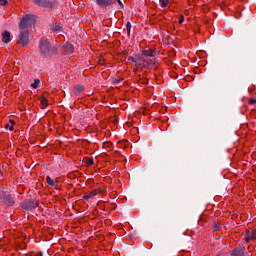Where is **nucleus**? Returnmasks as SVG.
Wrapping results in <instances>:
<instances>
[{
  "mask_svg": "<svg viewBox=\"0 0 256 256\" xmlns=\"http://www.w3.org/2000/svg\"><path fill=\"white\" fill-rule=\"evenodd\" d=\"M5 129H10L11 131H13L14 128H13V126H10L9 124H6Z\"/></svg>",
  "mask_w": 256,
  "mask_h": 256,
  "instance_id": "30",
  "label": "nucleus"
},
{
  "mask_svg": "<svg viewBox=\"0 0 256 256\" xmlns=\"http://www.w3.org/2000/svg\"><path fill=\"white\" fill-rule=\"evenodd\" d=\"M40 53L46 57H51V55H57V48L52 47L51 43L45 39H41L39 44Z\"/></svg>",
  "mask_w": 256,
  "mask_h": 256,
  "instance_id": "1",
  "label": "nucleus"
},
{
  "mask_svg": "<svg viewBox=\"0 0 256 256\" xmlns=\"http://www.w3.org/2000/svg\"><path fill=\"white\" fill-rule=\"evenodd\" d=\"M121 81H123V78L114 79V83H121Z\"/></svg>",
  "mask_w": 256,
  "mask_h": 256,
  "instance_id": "31",
  "label": "nucleus"
},
{
  "mask_svg": "<svg viewBox=\"0 0 256 256\" xmlns=\"http://www.w3.org/2000/svg\"><path fill=\"white\" fill-rule=\"evenodd\" d=\"M256 241V228H248L245 232V242Z\"/></svg>",
  "mask_w": 256,
  "mask_h": 256,
  "instance_id": "7",
  "label": "nucleus"
},
{
  "mask_svg": "<svg viewBox=\"0 0 256 256\" xmlns=\"http://www.w3.org/2000/svg\"><path fill=\"white\" fill-rule=\"evenodd\" d=\"M0 203H4L7 207H13L15 205V196L0 191Z\"/></svg>",
  "mask_w": 256,
  "mask_h": 256,
  "instance_id": "2",
  "label": "nucleus"
},
{
  "mask_svg": "<svg viewBox=\"0 0 256 256\" xmlns=\"http://www.w3.org/2000/svg\"><path fill=\"white\" fill-rule=\"evenodd\" d=\"M37 207H39V202L33 199L24 200L20 204V208L24 209V211H31L33 209H37Z\"/></svg>",
  "mask_w": 256,
  "mask_h": 256,
  "instance_id": "3",
  "label": "nucleus"
},
{
  "mask_svg": "<svg viewBox=\"0 0 256 256\" xmlns=\"http://www.w3.org/2000/svg\"><path fill=\"white\" fill-rule=\"evenodd\" d=\"M137 55L128 57V61H131L132 63H136Z\"/></svg>",
  "mask_w": 256,
  "mask_h": 256,
  "instance_id": "24",
  "label": "nucleus"
},
{
  "mask_svg": "<svg viewBox=\"0 0 256 256\" xmlns=\"http://www.w3.org/2000/svg\"><path fill=\"white\" fill-rule=\"evenodd\" d=\"M169 5V0H160V6L165 8Z\"/></svg>",
  "mask_w": 256,
  "mask_h": 256,
  "instance_id": "22",
  "label": "nucleus"
},
{
  "mask_svg": "<svg viewBox=\"0 0 256 256\" xmlns=\"http://www.w3.org/2000/svg\"><path fill=\"white\" fill-rule=\"evenodd\" d=\"M213 229H214V231H221V223L214 222L213 223Z\"/></svg>",
  "mask_w": 256,
  "mask_h": 256,
  "instance_id": "18",
  "label": "nucleus"
},
{
  "mask_svg": "<svg viewBox=\"0 0 256 256\" xmlns=\"http://www.w3.org/2000/svg\"><path fill=\"white\" fill-rule=\"evenodd\" d=\"M126 30H127V35H131V22L126 23Z\"/></svg>",
  "mask_w": 256,
  "mask_h": 256,
  "instance_id": "21",
  "label": "nucleus"
},
{
  "mask_svg": "<svg viewBox=\"0 0 256 256\" xmlns=\"http://www.w3.org/2000/svg\"><path fill=\"white\" fill-rule=\"evenodd\" d=\"M142 55L144 57H155V55H157V50L156 49L143 50Z\"/></svg>",
  "mask_w": 256,
  "mask_h": 256,
  "instance_id": "10",
  "label": "nucleus"
},
{
  "mask_svg": "<svg viewBox=\"0 0 256 256\" xmlns=\"http://www.w3.org/2000/svg\"><path fill=\"white\" fill-rule=\"evenodd\" d=\"M46 183H48V185H50V187H54L55 189H59V185H57V182H55V181H53V179H51V176L46 177Z\"/></svg>",
  "mask_w": 256,
  "mask_h": 256,
  "instance_id": "13",
  "label": "nucleus"
},
{
  "mask_svg": "<svg viewBox=\"0 0 256 256\" xmlns=\"http://www.w3.org/2000/svg\"><path fill=\"white\" fill-rule=\"evenodd\" d=\"M0 5H2V7H5L6 5H9V1H7V0H0Z\"/></svg>",
  "mask_w": 256,
  "mask_h": 256,
  "instance_id": "25",
  "label": "nucleus"
},
{
  "mask_svg": "<svg viewBox=\"0 0 256 256\" xmlns=\"http://www.w3.org/2000/svg\"><path fill=\"white\" fill-rule=\"evenodd\" d=\"M97 193H98V191H97V189H95V190L91 191L90 193L84 195L82 197V199H84L85 201H88V199H93V197H95V195H97Z\"/></svg>",
  "mask_w": 256,
  "mask_h": 256,
  "instance_id": "14",
  "label": "nucleus"
},
{
  "mask_svg": "<svg viewBox=\"0 0 256 256\" xmlns=\"http://www.w3.org/2000/svg\"><path fill=\"white\" fill-rule=\"evenodd\" d=\"M2 42L3 43H11V32L4 31L2 33Z\"/></svg>",
  "mask_w": 256,
  "mask_h": 256,
  "instance_id": "11",
  "label": "nucleus"
},
{
  "mask_svg": "<svg viewBox=\"0 0 256 256\" xmlns=\"http://www.w3.org/2000/svg\"><path fill=\"white\" fill-rule=\"evenodd\" d=\"M104 145L105 147H108V149H111V147H113V143L111 142H105Z\"/></svg>",
  "mask_w": 256,
  "mask_h": 256,
  "instance_id": "28",
  "label": "nucleus"
},
{
  "mask_svg": "<svg viewBox=\"0 0 256 256\" xmlns=\"http://www.w3.org/2000/svg\"><path fill=\"white\" fill-rule=\"evenodd\" d=\"M249 105H256V99L255 98H250Z\"/></svg>",
  "mask_w": 256,
  "mask_h": 256,
  "instance_id": "27",
  "label": "nucleus"
},
{
  "mask_svg": "<svg viewBox=\"0 0 256 256\" xmlns=\"http://www.w3.org/2000/svg\"><path fill=\"white\" fill-rule=\"evenodd\" d=\"M83 162L85 163V165H88V167L93 165V163H94L93 158H89V157H84Z\"/></svg>",
  "mask_w": 256,
  "mask_h": 256,
  "instance_id": "16",
  "label": "nucleus"
},
{
  "mask_svg": "<svg viewBox=\"0 0 256 256\" xmlns=\"http://www.w3.org/2000/svg\"><path fill=\"white\" fill-rule=\"evenodd\" d=\"M131 239L135 240V237L131 236Z\"/></svg>",
  "mask_w": 256,
  "mask_h": 256,
  "instance_id": "35",
  "label": "nucleus"
},
{
  "mask_svg": "<svg viewBox=\"0 0 256 256\" xmlns=\"http://www.w3.org/2000/svg\"><path fill=\"white\" fill-rule=\"evenodd\" d=\"M33 19H35V15L26 14L19 23L20 31H27V25H29V21H33Z\"/></svg>",
  "mask_w": 256,
  "mask_h": 256,
  "instance_id": "5",
  "label": "nucleus"
},
{
  "mask_svg": "<svg viewBox=\"0 0 256 256\" xmlns=\"http://www.w3.org/2000/svg\"><path fill=\"white\" fill-rule=\"evenodd\" d=\"M183 21H185V17L180 16L179 20H178V23L181 25V23H183Z\"/></svg>",
  "mask_w": 256,
  "mask_h": 256,
  "instance_id": "29",
  "label": "nucleus"
},
{
  "mask_svg": "<svg viewBox=\"0 0 256 256\" xmlns=\"http://www.w3.org/2000/svg\"><path fill=\"white\" fill-rule=\"evenodd\" d=\"M30 256H43V253H41V252H31Z\"/></svg>",
  "mask_w": 256,
  "mask_h": 256,
  "instance_id": "26",
  "label": "nucleus"
},
{
  "mask_svg": "<svg viewBox=\"0 0 256 256\" xmlns=\"http://www.w3.org/2000/svg\"><path fill=\"white\" fill-rule=\"evenodd\" d=\"M99 64L103 65V60L99 59Z\"/></svg>",
  "mask_w": 256,
  "mask_h": 256,
  "instance_id": "34",
  "label": "nucleus"
},
{
  "mask_svg": "<svg viewBox=\"0 0 256 256\" xmlns=\"http://www.w3.org/2000/svg\"><path fill=\"white\" fill-rule=\"evenodd\" d=\"M230 256H247L244 246L238 245L230 251Z\"/></svg>",
  "mask_w": 256,
  "mask_h": 256,
  "instance_id": "8",
  "label": "nucleus"
},
{
  "mask_svg": "<svg viewBox=\"0 0 256 256\" xmlns=\"http://www.w3.org/2000/svg\"><path fill=\"white\" fill-rule=\"evenodd\" d=\"M9 122L11 123L12 126L15 125V120H10Z\"/></svg>",
  "mask_w": 256,
  "mask_h": 256,
  "instance_id": "33",
  "label": "nucleus"
},
{
  "mask_svg": "<svg viewBox=\"0 0 256 256\" xmlns=\"http://www.w3.org/2000/svg\"><path fill=\"white\" fill-rule=\"evenodd\" d=\"M63 49L65 53H73L75 51V49L73 48V44L69 42L64 44Z\"/></svg>",
  "mask_w": 256,
  "mask_h": 256,
  "instance_id": "12",
  "label": "nucleus"
},
{
  "mask_svg": "<svg viewBox=\"0 0 256 256\" xmlns=\"http://www.w3.org/2000/svg\"><path fill=\"white\" fill-rule=\"evenodd\" d=\"M17 43L22 45V47L29 45V30H20Z\"/></svg>",
  "mask_w": 256,
  "mask_h": 256,
  "instance_id": "4",
  "label": "nucleus"
},
{
  "mask_svg": "<svg viewBox=\"0 0 256 256\" xmlns=\"http://www.w3.org/2000/svg\"><path fill=\"white\" fill-rule=\"evenodd\" d=\"M40 101H41L42 107H47V105H48V103H47V98L42 97V98L40 99Z\"/></svg>",
  "mask_w": 256,
  "mask_h": 256,
  "instance_id": "23",
  "label": "nucleus"
},
{
  "mask_svg": "<svg viewBox=\"0 0 256 256\" xmlns=\"http://www.w3.org/2000/svg\"><path fill=\"white\" fill-rule=\"evenodd\" d=\"M117 3L120 5V7L123 9V2H121V0H117Z\"/></svg>",
  "mask_w": 256,
  "mask_h": 256,
  "instance_id": "32",
  "label": "nucleus"
},
{
  "mask_svg": "<svg viewBox=\"0 0 256 256\" xmlns=\"http://www.w3.org/2000/svg\"><path fill=\"white\" fill-rule=\"evenodd\" d=\"M39 83H41V81L39 79H35L34 83L31 84V87L33 89H37L39 87Z\"/></svg>",
  "mask_w": 256,
  "mask_h": 256,
  "instance_id": "19",
  "label": "nucleus"
},
{
  "mask_svg": "<svg viewBox=\"0 0 256 256\" xmlns=\"http://www.w3.org/2000/svg\"><path fill=\"white\" fill-rule=\"evenodd\" d=\"M145 63V59H143L141 56L136 57L135 65H143Z\"/></svg>",
  "mask_w": 256,
  "mask_h": 256,
  "instance_id": "17",
  "label": "nucleus"
},
{
  "mask_svg": "<svg viewBox=\"0 0 256 256\" xmlns=\"http://www.w3.org/2000/svg\"><path fill=\"white\" fill-rule=\"evenodd\" d=\"M32 3H34L38 7H45L47 9L55 7V2L51 0H32Z\"/></svg>",
  "mask_w": 256,
  "mask_h": 256,
  "instance_id": "6",
  "label": "nucleus"
},
{
  "mask_svg": "<svg viewBox=\"0 0 256 256\" xmlns=\"http://www.w3.org/2000/svg\"><path fill=\"white\" fill-rule=\"evenodd\" d=\"M83 91H85V87L83 85L74 86V93L76 95H79L80 93H83Z\"/></svg>",
  "mask_w": 256,
  "mask_h": 256,
  "instance_id": "15",
  "label": "nucleus"
},
{
  "mask_svg": "<svg viewBox=\"0 0 256 256\" xmlns=\"http://www.w3.org/2000/svg\"><path fill=\"white\" fill-rule=\"evenodd\" d=\"M52 31H54V32H57V31H63V27H61L60 25H54L53 27H52Z\"/></svg>",
  "mask_w": 256,
  "mask_h": 256,
  "instance_id": "20",
  "label": "nucleus"
},
{
  "mask_svg": "<svg viewBox=\"0 0 256 256\" xmlns=\"http://www.w3.org/2000/svg\"><path fill=\"white\" fill-rule=\"evenodd\" d=\"M97 5L99 7H109V5H113L115 3L114 0H96Z\"/></svg>",
  "mask_w": 256,
  "mask_h": 256,
  "instance_id": "9",
  "label": "nucleus"
}]
</instances>
